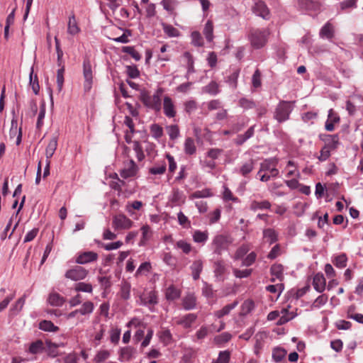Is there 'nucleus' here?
<instances>
[{
    "label": "nucleus",
    "mask_w": 363,
    "mask_h": 363,
    "mask_svg": "<svg viewBox=\"0 0 363 363\" xmlns=\"http://www.w3.org/2000/svg\"><path fill=\"white\" fill-rule=\"evenodd\" d=\"M203 33L208 42H211L213 39V24L211 20L207 21L205 24Z\"/></svg>",
    "instance_id": "4c0bfd02"
},
{
    "label": "nucleus",
    "mask_w": 363,
    "mask_h": 363,
    "mask_svg": "<svg viewBox=\"0 0 363 363\" xmlns=\"http://www.w3.org/2000/svg\"><path fill=\"white\" fill-rule=\"evenodd\" d=\"M203 91L211 96H216L220 93L219 84L215 81H211L203 87Z\"/></svg>",
    "instance_id": "473e14b6"
},
{
    "label": "nucleus",
    "mask_w": 363,
    "mask_h": 363,
    "mask_svg": "<svg viewBox=\"0 0 363 363\" xmlns=\"http://www.w3.org/2000/svg\"><path fill=\"white\" fill-rule=\"evenodd\" d=\"M64 73H65V66H62L61 68L58 69L57 72V91L60 93L62 90L63 84H64Z\"/></svg>",
    "instance_id": "09e8293b"
},
{
    "label": "nucleus",
    "mask_w": 363,
    "mask_h": 363,
    "mask_svg": "<svg viewBox=\"0 0 363 363\" xmlns=\"http://www.w3.org/2000/svg\"><path fill=\"white\" fill-rule=\"evenodd\" d=\"M238 301L235 300L233 303L225 305L221 309L214 311L213 316L218 319H220L223 317L229 315L231 311L238 306Z\"/></svg>",
    "instance_id": "ddd939ff"
},
{
    "label": "nucleus",
    "mask_w": 363,
    "mask_h": 363,
    "mask_svg": "<svg viewBox=\"0 0 363 363\" xmlns=\"http://www.w3.org/2000/svg\"><path fill=\"white\" fill-rule=\"evenodd\" d=\"M176 247L178 249H180L186 255H188L192 249L191 245L184 240L177 241Z\"/></svg>",
    "instance_id": "603ef678"
},
{
    "label": "nucleus",
    "mask_w": 363,
    "mask_h": 363,
    "mask_svg": "<svg viewBox=\"0 0 363 363\" xmlns=\"http://www.w3.org/2000/svg\"><path fill=\"white\" fill-rule=\"evenodd\" d=\"M334 27L330 21H328L320 30V37L321 38H326L328 40L334 37Z\"/></svg>",
    "instance_id": "4be33fe9"
},
{
    "label": "nucleus",
    "mask_w": 363,
    "mask_h": 363,
    "mask_svg": "<svg viewBox=\"0 0 363 363\" xmlns=\"http://www.w3.org/2000/svg\"><path fill=\"white\" fill-rule=\"evenodd\" d=\"M192 238L194 242L204 245L208 239V232L196 230L193 232Z\"/></svg>",
    "instance_id": "b1692460"
},
{
    "label": "nucleus",
    "mask_w": 363,
    "mask_h": 363,
    "mask_svg": "<svg viewBox=\"0 0 363 363\" xmlns=\"http://www.w3.org/2000/svg\"><path fill=\"white\" fill-rule=\"evenodd\" d=\"M150 130L152 137L156 140H159L163 135V128L157 123L152 124Z\"/></svg>",
    "instance_id": "58836bf2"
},
{
    "label": "nucleus",
    "mask_w": 363,
    "mask_h": 363,
    "mask_svg": "<svg viewBox=\"0 0 363 363\" xmlns=\"http://www.w3.org/2000/svg\"><path fill=\"white\" fill-rule=\"evenodd\" d=\"M203 262L199 259L194 260L190 266L191 271V276L194 280H198L200 278V274L203 271Z\"/></svg>",
    "instance_id": "f3484780"
},
{
    "label": "nucleus",
    "mask_w": 363,
    "mask_h": 363,
    "mask_svg": "<svg viewBox=\"0 0 363 363\" xmlns=\"http://www.w3.org/2000/svg\"><path fill=\"white\" fill-rule=\"evenodd\" d=\"M255 125L250 127L247 131L244 134H240L237 136L235 140V143L237 145H242L244 144L248 139L251 138L255 133Z\"/></svg>",
    "instance_id": "5701e85b"
},
{
    "label": "nucleus",
    "mask_w": 363,
    "mask_h": 363,
    "mask_svg": "<svg viewBox=\"0 0 363 363\" xmlns=\"http://www.w3.org/2000/svg\"><path fill=\"white\" fill-rule=\"evenodd\" d=\"M57 147V136L54 135L50 140L48 146L45 149V156L46 160H50V159L53 156L56 149Z\"/></svg>",
    "instance_id": "393cba45"
},
{
    "label": "nucleus",
    "mask_w": 363,
    "mask_h": 363,
    "mask_svg": "<svg viewBox=\"0 0 363 363\" xmlns=\"http://www.w3.org/2000/svg\"><path fill=\"white\" fill-rule=\"evenodd\" d=\"M133 224L130 219L122 214L114 216L112 221V225L115 230L129 229Z\"/></svg>",
    "instance_id": "423d86ee"
},
{
    "label": "nucleus",
    "mask_w": 363,
    "mask_h": 363,
    "mask_svg": "<svg viewBox=\"0 0 363 363\" xmlns=\"http://www.w3.org/2000/svg\"><path fill=\"white\" fill-rule=\"evenodd\" d=\"M141 303L146 306H155L158 303L155 291H150L140 296Z\"/></svg>",
    "instance_id": "4468645a"
},
{
    "label": "nucleus",
    "mask_w": 363,
    "mask_h": 363,
    "mask_svg": "<svg viewBox=\"0 0 363 363\" xmlns=\"http://www.w3.org/2000/svg\"><path fill=\"white\" fill-rule=\"evenodd\" d=\"M30 84L32 86V89L35 94H38L40 90V86L38 84V80L37 75L33 76V69H31V72L30 73Z\"/></svg>",
    "instance_id": "5fc2aeb1"
},
{
    "label": "nucleus",
    "mask_w": 363,
    "mask_h": 363,
    "mask_svg": "<svg viewBox=\"0 0 363 363\" xmlns=\"http://www.w3.org/2000/svg\"><path fill=\"white\" fill-rule=\"evenodd\" d=\"M167 169V163L164 160L156 162L149 168V174L152 175H162Z\"/></svg>",
    "instance_id": "a211bd4d"
},
{
    "label": "nucleus",
    "mask_w": 363,
    "mask_h": 363,
    "mask_svg": "<svg viewBox=\"0 0 363 363\" xmlns=\"http://www.w3.org/2000/svg\"><path fill=\"white\" fill-rule=\"evenodd\" d=\"M226 273V267L222 259L217 260L214 263V274L217 280L223 281Z\"/></svg>",
    "instance_id": "dca6fc26"
},
{
    "label": "nucleus",
    "mask_w": 363,
    "mask_h": 363,
    "mask_svg": "<svg viewBox=\"0 0 363 363\" xmlns=\"http://www.w3.org/2000/svg\"><path fill=\"white\" fill-rule=\"evenodd\" d=\"M272 205L269 201L264 200L262 201H252L250 205V209L253 211L257 210H268L270 209Z\"/></svg>",
    "instance_id": "c85d7f7f"
},
{
    "label": "nucleus",
    "mask_w": 363,
    "mask_h": 363,
    "mask_svg": "<svg viewBox=\"0 0 363 363\" xmlns=\"http://www.w3.org/2000/svg\"><path fill=\"white\" fill-rule=\"evenodd\" d=\"M80 357L76 353H70L63 358V363H79Z\"/></svg>",
    "instance_id": "774afa93"
},
{
    "label": "nucleus",
    "mask_w": 363,
    "mask_h": 363,
    "mask_svg": "<svg viewBox=\"0 0 363 363\" xmlns=\"http://www.w3.org/2000/svg\"><path fill=\"white\" fill-rule=\"evenodd\" d=\"M231 242L232 240L229 236L219 234L213 238L210 247L213 254L220 255L224 250L228 249Z\"/></svg>",
    "instance_id": "7ed1b4c3"
},
{
    "label": "nucleus",
    "mask_w": 363,
    "mask_h": 363,
    "mask_svg": "<svg viewBox=\"0 0 363 363\" xmlns=\"http://www.w3.org/2000/svg\"><path fill=\"white\" fill-rule=\"evenodd\" d=\"M213 193L209 189H204L201 190H197L193 192L190 196V199H201V198H209L213 196Z\"/></svg>",
    "instance_id": "e433bc0d"
},
{
    "label": "nucleus",
    "mask_w": 363,
    "mask_h": 363,
    "mask_svg": "<svg viewBox=\"0 0 363 363\" xmlns=\"http://www.w3.org/2000/svg\"><path fill=\"white\" fill-rule=\"evenodd\" d=\"M293 107L289 101H281L275 108L274 118L279 123H284L289 119Z\"/></svg>",
    "instance_id": "20e7f679"
},
{
    "label": "nucleus",
    "mask_w": 363,
    "mask_h": 363,
    "mask_svg": "<svg viewBox=\"0 0 363 363\" xmlns=\"http://www.w3.org/2000/svg\"><path fill=\"white\" fill-rule=\"evenodd\" d=\"M182 306L184 310L190 311L196 306V298L194 294H186L182 299Z\"/></svg>",
    "instance_id": "6ab92c4d"
},
{
    "label": "nucleus",
    "mask_w": 363,
    "mask_h": 363,
    "mask_svg": "<svg viewBox=\"0 0 363 363\" xmlns=\"http://www.w3.org/2000/svg\"><path fill=\"white\" fill-rule=\"evenodd\" d=\"M131 284L127 281H123L121 284L119 296L121 299L127 301L130 298Z\"/></svg>",
    "instance_id": "bb28decb"
},
{
    "label": "nucleus",
    "mask_w": 363,
    "mask_h": 363,
    "mask_svg": "<svg viewBox=\"0 0 363 363\" xmlns=\"http://www.w3.org/2000/svg\"><path fill=\"white\" fill-rule=\"evenodd\" d=\"M91 262V252H84L77 257L76 262L79 264H86Z\"/></svg>",
    "instance_id": "69168bd1"
},
{
    "label": "nucleus",
    "mask_w": 363,
    "mask_h": 363,
    "mask_svg": "<svg viewBox=\"0 0 363 363\" xmlns=\"http://www.w3.org/2000/svg\"><path fill=\"white\" fill-rule=\"evenodd\" d=\"M110 357V352L107 350H101L97 352L94 357V362L96 363H104Z\"/></svg>",
    "instance_id": "79ce46f5"
},
{
    "label": "nucleus",
    "mask_w": 363,
    "mask_h": 363,
    "mask_svg": "<svg viewBox=\"0 0 363 363\" xmlns=\"http://www.w3.org/2000/svg\"><path fill=\"white\" fill-rule=\"evenodd\" d=\"M88 273L84 267L81 266H76L74 268L68 270L65 277L72 280H79L84 279Z\"/></svg>",
    "instance_id": "f8f14e48"
},
{
    "label": "nucleus",
    "mask_w": 363,
    "mask_h": 363,
    "mask_svg": "<svg viewBox=\"0 0 363 363\" xmlns=\"http://www.w3.org/2000/svg\"><path fill=\"white\" fill-rule=\"evenodd\" d=\"M160 340L164 345H168L172 341V335L169 329H162L157 333Z\"/></svg>",
    "instance_id": "2f4dec72"
},
{
    "label": "nucleus",
    "mask_w": 363,
    "mask_h": 363,
    "mask_svg": "<svg viewBox=\"0 0 363 363\" xmlns=\"http://www.w3.org/2000/svg\"><path fill=\"white\" fill-rule=\"evenodd\" d=\"M123 51L129 54L135 61H139L141 59L140 54L132 46L123 47Z\"/></svg>",
    "instance_id": "052dcab7"
},
{
    "label": "nucleus",
    "mask_w": 363,
    "mask_h": 363,
    "mask_svg": "<svg viewBox=\"0 0 363 363\" xmlns=\"http://www.w3.org/2000/svg\"><path fill=\"white\" fill-rule=\"evenodd\" d=\"M39 328L44 331L55 332L58 327L55 326L50 320H42L39 324Z\"/></svg>",
    "instance_id": "a18cd8bd"
},
{
    "label": "nucleus",
    "mask_w": 363,
    "mask_h": 363,
    "mask_svg": "<svg viewBox=\"0 0 363 363\" xmlns=\"http://www.w3.org/2000/svg\"><path fill=\"white\" fill-rule=\"evenodd\" d=\"M140 230L142 231V238L139 245L143 246L145 245L146 242L150 239L152 233L150 227L147 225L142 226Z\"/></svg>",
    "instance_id": "f704fd0d"
},
{
    "label": "nucleus",
    "mask_w": 363,
    "mask_h": 363,
    "mask_svg": "<svg viewBox=\"0 0 363 363\" xmlns=\"http://www.w3.org/2000/svg\"><path fill=\"white\" fill-rule=\"evenodd\" d=\"M151 268L152 267H151L150 262H145L142 263L138 268V269L135 272V276L138 277L139 275L146 274L150 271Z\"/></svg>",
    "instance_id": "0e129e2a"
},
{
    "label": "nucleus",
    "mask_w": 363,
    "mask_h": 363,
    "mask_svg": "<svg viewBox=\"0 0 363 363\" xmlns=\"http://www.w3.org/2000/svg\"><path fill=\"white\" fill-rule=\"evenodd\" d=\"M45 350L44 343L42 340H38L30 343L28 352L33 354L42 353Z\"/></svg>",
    "instance_id": "7c9ffc66"
},
{
    "label": "nucleus",
    "mask_w": 363,
    "mask_h": 363,
    "mask_svg": "<svg viewBox=\"0 0 363 363\" xmlns=\"http://www.w3.org/2000/svg\"><path fill=\"white\" fill-rule=\"evenodd\" d=\"M286 354V351L284 349L277 347L273 350L272 358L274 362H279L285 357Z\"/></svg>",
    "instance_id": "de8ad7c7"
},
{
    "label": "nucleus",
    "mask_w": 363,
    "mask_h": 363,
    "mask_svg": "<svg viewBox=\"0 0 363 363\" xmlns=\"http://www.w3.org/2000/svg\"><path fill=\"white\" fill-rule=\"evenodd\" d=\"M162 27L164 33L169 38L178 37L180 35L179 30L175 28L174 26L165 23H162Z\"/></svg>",
    "instance_id": "c9c22d12"
},
{
    "label": "nucleus",
    "mask_w": 363,
    "mask_h": 363,
    "mask_svg": "<svg viewBox=\"0 0 363 363\" xmlns=\"http://www.w3.org/2000/svg\"><path fill=\"white\" fill-rule=\"evenodd\" d=\"M250 251V247L248 245L243 244L238 247L235 253L234 259L236 260L242 259Z\"/></svg>",
    "instance_id": "49530a36"
},
{
    "label": "nucleus",
    "mask_w": 363,
    "mask_h": 363,
    "mask_svg": "<svg viewBox=\"0 0 363 363\" xmlns=\"http://www.w3.org/2000/svg\"><path fill=\"white\" fill-rule=\"evenodd\" d=\"M184 151L187 155H193L196 152L195 141L192 138H186L184 143Z\"/></svg>",
    "instance_id": "cd10ccee"
},
{
    "label": "nucleus",
    "mask_w": 363,
    "mask_h": 363,
    "mask_svg": "<svg viewBox=\"0 0 363 363\" xmlns=\"http://www.w3.org/2000/svg\"><path fill=\"white\" fill-rule=\"evenodd\" d=\"M279 160L277 157H271L264 160L260 164V169L258 172L259 174L262 172H269V174H264L260 177V181L268 182L271 178L278 177L279 174V169L277 168Z\"/></svg>",
    "instance_id": "f03ea898"
},
{
    "label": "nucleus",
    "mask_w": 363,
    "mask_h": 363,
    "mask_svg": "<svg viewBox=\"0 0 363 363\" xmlns=\"http://www.w3.org/2000/svg\"><path fill=\"white\" fill-rule=\"evenodd\" d=\"M242 259V265L250 267L255 262L257 259V254L255 252H252Z\"/></svg>",
    "instance_id": "338daca9"
},
{
    "label": "nucleus",
    "mask_w": 363,
    "mask_h": 363,
    "mask_svg": "<svg viewBox=\"0 0 363 363\" xmlns=\"http://www.w3.org/2000/svg\"><path fill=\"white\" fill-rule=\"evenodd\" d=\"M263 238L266 242L272 245L278 240V233L272 228H266L263 230Z\"/></svg>",
    "instance_id": "a878e982"
},
{
    "label": "nucleus",
    "mask_w": 363,
    "mask_h": 363,
    "mask_svg": "<svg viewBox=\"0 0 363 363\" xmlns=\"http://www.w3.org/2000/svg\"><path fill=\"white\" fill-rule=\"evenodd\" d=\"M347 262V257L346 254L342 253L337 255L333 261L335 266L337 268L342 269L346 267Z\"/></svg>",
    "instance_id": "a19ab883"
},
{
    "label": "nucleus",
    "mask_w": 363,
    "mask_h": 363,
    "mask_svg": "<svg viewBox=\"0 0 363 363\" xmlns=\"http://www.w3.org/2000/svg\"><path fill=\"white\" fill-rule=\"evenodd\" d=\"M137 356V350L133 346H125L121 347L118 350V360L123 362H130Z\"/></svg>",
    "instance_id": "0eeeda50"
},
{
    "label": "nucleus",
    "mask_w": 363,
    "mask_h": 363,
    "mask_svg": "<svg viewBox=\"0 0 363 363\" xmlns=\"http://www.w3.org/2000/svg\"><path fill=\"white\" fill-rule=\"evenodd\" d=\"M239 105L240 107L245 110L252 109L256 108V104L252 100L242 98L239 100Z\"/></svg>",
    "instance_id": "bf43d9fd"
},
{
    "label": "nucleus",
    "mask_w": 363,
    "mask_h": 363,
    "mask_svg": "<svg viewBox=\"0 0 363 363\" xmlns=\"http://www.w3.org/2000/svg\"><path fill=\"white\" fill-rule=\"evenodd\" d=\"M230 353L228 350L220 351L216 360L213 363H229Z\"/></svg>",
    "instance_id": "864d4df0"
},
{
    "label": "nucleus",
    "mask_w": 363,
    "mask_h": 363,
    "mask_svg": "<svg viewBox=\"0 0 363 363\" xmlns=\"http://www.w3.org/2000/svg\"><path fill=\"white\" fill-rule=\"evenodd\" d=\"M163 112L169 118L175 117L177 114L174 101L169 96H165L163 99Z\"/></svg>",
    "instance_id": "9b49d317"
},
{
    "label": "nucleus",
    "mask_w": 363,
    "mask_h": 363,
    "mask_svg": "<svg viewBox=\"0 0 363 363\" xmlns=\"http://www.w3.org/2000/svg\"><path fill=\"white\" fill-rule=\"evenodd\" d=\"M79 29L77 26L74 16H72L69 18L67 32L71 35H75L79 32Z\"/></svg>",
    "instance_id": "8fccbe9b"
},
{
    "label": "nucleus",
    "mask_w": 363,
    "mask_h": 363,
    "mask_svg": "<svg viewBox=\"0 0 363 363\" xmlns=\"http://www.w3.org/2000/svg\"><path fill=\"white\" fill-rule=\"evenodd\" d=\"M254 163L252 160L244 163L240 169L238 171L243 177H247V175L253 170Z\"/></svg>",
    "instance_id": "37998d69"
},
{
    "label": "nucleus",
    "mask_w": 363,
    "mask_h": 363,
    "mask_svg": "<svg viewBox=\"0 0 363 363\" xmlns=\"http://www.w3.org/2000/svg\"><path fill=\"white\" fill-rule=\"evenodd\" d=\"M83 67L84 77L85 79L84 91L88 92L91 89V65L88 59L84 61Z\"/></svg>",
    "instance_id": "2eb2a0df"
},
{
    "label": "nucleus",
    "mask_w": 363,
    "mask_h": 363,
    "mask_svg": "<svg viewBox=\"0 0 363 363\" xmlns=\"http://www.w3.org/2000/svg\"><path fill=\"white\" fill-rule=\"evenodd\" d=\"M169 139L174 140L179 137V128L177 125H169L166 127Z\"/></svg>",
    "instance_id": "c03bdc74"
},
{
    "label": "nucleus",
    "mask_w": 363,
    "mask_h": 363,
    "mask_svg": "<svg viewBox=\"0 0 363 363\" xmlns=\"http://www.w3.org/2000/svg\"><path fill=\"white\" fill-rule=\"evenodd\" d=\"M255 308V302L251 299L245 300L240 306V316H246Z\"/></svg>",
    "instance_id": "c756f323"
},
{
    "label": "nucleus",
    "mask_w": 363,
    "mask_h": 363,
    "mask_svg": "<svg viewBox=\"0 0 363 363\" xmlns=\"http://www.w3.org/2000/svg\"><path fill=\"white\" fill-rule=\"evenodd\" d=\"M269 30L267 28H252L249 31L248 40L254 49H261L267 43Z\"/></svg>",
    "instance_id": "f257e3e1"
},
{
    "label": "nucleus",
    "mask_w": 363,
    "mask_h": 363,
    "mask_svg": "<svg viewBox=\"0 0 363 363\" xmlns=\"http://www.w3.org/2000/svg\"><path fill=\"white\" fill-rule=\"evenodd\" d=\"M198 316L195 313H188L181 317L175 318V324L181 325L184 329H189L195 323Z\"/></svg>",
    "instance_id": "6e6552de"
},
{
    "label": "nucleus",
    "mask_w": 363,
    "mask_h": 363,
    "mask_svg": "<svg viewBox=\"0 0 363 363\" xmlns=\"http://www.w3.org/2000/svg\"><path fill=\"white\" fill-rule=\"evenodd\" d=\"M138 167L133 160H130L124 163V167L121 169L120 174L123 179H128L135 177L138 172Z\"/></svg>",
    "instance_id": "1a4fd4ad"
},
{
    "label": "nucleus",
    "mask_w": 363,
    "mask_h": 363,
    "mask_svg": "<svg viewBox=\"0 0 363 363\" xmlns=\"http://www.w3.org/2000/svg\"><path fill=\"white\" fill-rule=\"evenodd\" d=\"M191 43L196 47H201L203 45V38L199 31H193L191 34Z\"/></svg>",
    "instance_id": "6e6d98bb"
},
{
    "label": "nucleus",
    "mask_w": 363,
    "mask_h": 363,
    "mask_svg": "<svg viewBox=\"0 0 363 363\" xmlns=\"http://www.w3.org/2000/svg\"><path fill=\"white\" fill-rule=\"evenodd\" d=\"M133 148L135 152L137 159L139 161H142L145 158V155L140 143L138 141H134Z\"/></svg>",
    "instance_id": "680f3d73"
},
{
    "label": "nucleus",
    "mask_w": 363,
    "mask_h": 363,
    "mask_svg": "<svg viewBox=\"0 0 363 363\" xmlns=\"http://www.w3.org/2000/svg\"><path fill=\"white\" fill-rule=\"evenodd\" d=\"M240 71L238 69L234 71L231 73L227 79V83L231 86L233 89H235L238 85V79L239 77Z\"/></svg>",
    "instance_id": "13d9d810"
},
{
    "label": "nucleus",
    "mask_w": 363,
    "mask_h": 363,
    "mask_svg": "<svg viewBox=\"0 0 363 363\" xmlns=\"http://www.w3.org/2000/svg\"><path fill=\"white\" fill-rule=\"evenodd\" d=\"M357 0H344L339 4L338 13H348L357 7Z\"/></svg>",
    "instance_id": "aec40b11"
},
{
    "label": "nucleus",
    "mask_w": 363,
    "mask_h": 363,
    "mask_svg": "<svg viewBox=\"0 0 363 363\" xmlns=\"http://www.w3.org/2000/svg\"><path fill=\"white\" fill-rule=\"evenodd\" d=\"M48 301L53 306H61L64 303L63 298L57 293L50 294Z\"/></svg>",
    "instance_id": "ea45409f"
},
{
    "label": "nucleus",
    "mask_w": 363,
    "mask_h": 363,
    "mask_svg": "<svg viewBox=\"0 0 363 363\" xmlns=\"http://www.w3.org/2000/svg\"><path fill=\"white\" fill-rule=\"evenodd\" d=\"M125 326L128 328H134L138 329L140 328H145L146 324H145L143 321L139 318L134 317L126 323Z\"/></svg>",
    "instance_id": "3c124183"
},
{
    "label": "nucleus",
    "mask_w": 363,
    "mask_h": 363,
    "mask_svg": "<svg viewBox=\"0 0 363 363\" xmlns=\"http://www.w3.org/2000/svg\"><path fill=\"white\" fill-rule=\"evenodd\" d=\"M181 291L174 286H169L165 293L166 298L168 301H174L179 298Z\"/></svg>",
    "instance_id": "72a5a7b5"
},
{
    "label": "nucleus",
    "mask_w": 363,
    "mask_h": 363,
    "mask_svg": "<svg viewBox=\"0 0 363 363\" xmlns=\"http://www.w3.org/2000/svg\"><path fill=\"white\" fill-rule=\"evenodd\" d=\"M313 286L315 291L319 293L323 292L325 289V279L323 274H316L313 280Z\"/></svg>",
    "instance_id": "412c9836"
},
{
    "label": "nucleus",
    "mask_w": 363,
    "mask_h": 363,
    "mask_svg": "<svg viewBox=\"0 0 363 363\" xmlns=\"http://www.w3.org/2000/svg\"><path fill=\"white\" fill-rule=\"evenodd\" d=\"M253 12L263 19L268 20L270 18V13L266 4L262 0H257L253 6Z\"/></svg>",
    "instance_id": "9d476101"
},
{
    "label": "nucleus",
    "mask_w": 363,
    "mask_h": 363,
    "mask_svg": "<svg viewBox=\"0 0 363 363\" xmlns=\"http://www.w3.org/2000/svg\"><path fill=\"white\" fill-rule=\"evenodd\" d=\"M339 144V138L337 135H329L327 140V147L329 150H335Z\"/></svg>",
    "instance_id": "4d7b16f0"
},
{
    "label": "nucleus",
    "mask_w": 363,
    "mask_h": 363,
    "mask_svg": "<svg viewBox=\"0 0 363 363\" xmlns=\"http://www.w3.org/2000/svg\"><path fill=\"white\" fill-rule=\"evenodd\" d=\"M232 338L230 333L224 332L215 337V342L217 344H223L229 342Z\"/></svg>",
    "instance_id": "e2e57ef3"
},
{
    "label": "nucleus",
    "mask_w": 363,
    "mask_h": 363,
    "mask_svg": "<svg viewBox=\"0 0 363 363\" xmlns=\"http://www.w3.org/2000/svg\"><path fill=\"white\" fill-rule=\"evenodd\" d=\"M160 94L161 92L158 90L153 95L143 94L141 100L147 108L157 112L161 110L162 107Z\"/></svg>",
    "instance_id": "39448f33"
}]
</instances>
